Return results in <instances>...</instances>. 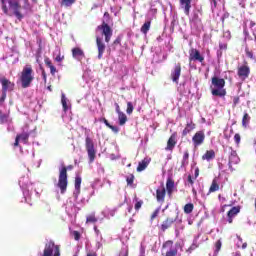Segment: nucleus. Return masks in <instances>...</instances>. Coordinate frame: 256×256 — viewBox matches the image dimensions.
Returning a JSON list of instances; mask_svg holds the SVG:
<instances>
[{"instance_id":"nucleus-58","label":"nucleus","mask_w":256,"mask_h":256,"mask_svg":"<svg viewBox=\"0 0 256 256\" xmlns=\"http://www.w3.org/2000/svg\"><path fill=\"white\" fill-rule=\"evenodd\" d=\"M198 177H199V168H196L194 172V179H197Z\"/></svg>"},{"instance_id":"nucleus-37","label":"nucleus","mask_w":256,"mask_h":256,"mask_svg":"<svg viewBox=\"0 0 256 256\" xmlns=\"http://www.w3.org/2000/svg\"><path fill=\"white\" fill-rule=\"evenodd\" d=\"M194 205L193 203H188L184 206V213H186V215H189L190 213H193V209H194Z\"/></svg>"},{"instance_id":"nucleus-54","label":"nucleus","mask_w":256,"mask_h":256,"mask_svg":"<svg viewBox=\"0 0 256 256\" xmlns=\"http://www.w3.org/2000/svg\"><path fill=\"white\" fill-rule=\"evenodd\" d=\"M139 256H145V246H143V244H141V246H140V255Z\"/></svg>"},{"instance_id":"nucleus-38","label":"nucleus","mask_w":256,"mask_h":256,"mask_svg":"<svg viewBox=\"0 0 256 256\" xmlns=\"http://www.w3.org/2000/svg\"><path fill=\"white\" fill-rule=\"evenodd\" d=\"M197 247H199V244L197 243V238H195L192 245L186 251L187 253L191 254L193 251H195V249H197Z\"/></svg>"},{"instance_id":"nucleus-44","label":"nucleus","mask_w":256,"mask_h":256,"mask_svg":"<svg viewBox=\"0 0 256 256\" xmlns=\"http://www.w3.org/2000/svg\"><path fill=\"white\" fill-rule=\"evenodd\" d=\"M77 0H62L61 5H64V7H71L73 3H75Z\"/></svg>"},{"instance_id":"nucleus-9","label":"nucleus","mask_w":256,"mask_h":256,"mask_svg":"<svg viewBox=\"0 0 256 256\" xmlns=\"http://www.w3.org/2000/svg\"><path fill=\"white\" fill-rule=\"evenodd\" d=\"M97 31H101L102 35L105 37V42L109 43L111 41V37H113V30L107 23L103 22L102 25L97 27Z\"/></svg>"},{"instance_id":"nucleus-33","label":"nucleus","mask_w":256,"mask_h":256,"mask_svg":"<svg viewBox=\"0 0 256 256\" xmlns=\"http://www.w3.org/2000/svg\"><path fill=\"white\" fill-rule=\"evenodd\" d=\"M215 191H219V183L217 182V178L213 179L212 184L209 189L210 193H215Z\"/></svg>"},{"instance_id":"nucleus-29","label":"nucleus","mask_w":256,"mask_h":256,"mask_svg":"<svg viewBox=\"0 0 256 256\" xmlns=\"http://www.w3.org/2000/svg\"><path fill=\"white\" fill-rule=\"evenodd\" d=\"M203 161H213L215 159V151L207 150L205 154L202 156Z\"/></svg>"},{"instance_id":"nucleus-45","label":"nucleus","mask_w":256,"mask_h":256,"mask_svg":"<svg viewBox=\"0 0 256 256\" xmlns=\"http://www.w3.org/2000/svg\"><path fill=\"white\" fill-rule=\"evenodd\" d=\"M133 103H131V102H128L127 103V109H126V113L128 114V115H131V113H133Z\"/></svg>"},{"instance_id":"nucleus-40","label":"nucleus","mask_w":256,"mask_h":256,"mask_svg":"<svg viewBox=\"0 0 256 256\" xmlns=\"http://www.w3.org/2000/svg\"><path fill=\"white\" fill-rule=\"evenodd\" d=\"M45 63L47 67H49L51 75H55V73H57V68L53 66V63H51V60H46Z\"/></svg>"},{"instance_id":"nucleus-18","label":"nucleus","mask_w":256,"mask_h":256,"mask_svg":"<svg viewBox=\"0 0 256 256\" xmlns=\"http://www.w3.org/2000/svg\"><path fill=\"white\" fill-rule=\"evenodd\" d=\"M72 57L76 59V61H83V59H85V52H83L81 48H73Z\"/></svg>"},{"instance_id":"nucleus-56","label":"nucleus","mask_w":256,"mask_h":256,"mask_svg":"<svg viewBox=\"0 0 256 256\" xmlns=\"http://www.w3.org/2000/svg\"><path fill=\"white\" fill-rule=\"evenodd\" d=\"M141 205H143V202H136L135 204L136 211H139V208L141 207Z\"/></svg>"},{"instance_id":"nucleus-63","label":"nucleus","mask_w":256,"mask_h":256,"mask_svg":"<svg viewBox=\"0 0 256 256\" xmlns=\"http://www.w3.org/2000/svg\"><path fill=\"white\" fill-rule=\"evenodd\" d=\"M192 193L194 197H197V190L194 187H192Z\"/></svg>"},{"instance_id":"nucleus-47","label":"nucleus","mask_w":256,"mask_h":256,"mask_svg":"<svg viewBox=\"0 0 256 256\" xmlns=\"http://www.w3.org/2000/svg\"><path fill=\"white\" fill-rule=\"evenodd\" d=\"M72 235H73L75 241H79L81 239V234L77 231H73Z\"/></svg>"},{"instance_id":"nucleus-55","label":"nucleus","mask_w":256,"mask_h":256,"mask_svg":"<svg viewBox=\"0 0 256 256\" xmlns=\"http://www.w3.org/2000/svg\"><path fill=\"white\" fill-rule=\"evenodd\" d=\"M109 129H112L114 133H119V127L110 125Z\"/></svg>"},{"instance_id":"nucleus-3","label":"nucleus","mask_w":256,"mask_h":256,"mask_svg":"<svg viewBox=\"0 0 256 256\" xmlns=\"http://www.w3.org/2000/svg\"><path fill=\"white\" fill-rule=\"evenodd\" d=\"M33 79H35V77L33 76V68L31 67V65L24 66L20 75L21 87L23 89H27L28 87H31V83H33Z\"/></svg>"},{"instance_id":"nucleus-24","label":"nucleus","mask_w":256,"mask_h":256,"mask_svg":"<svg viewBox=\"0 0 256 256\" xmlns=\"http://www.w3.org/2000/svg\"><path fill=\"white\" fill-rule=\"evenodd\" d=\"M80 192H81V176L77 175L75 177V191L73 193V196L75 197V199L79 197Z\"/></svg>"},{"instance_id":"nucleus-16","label":"nucleus","mask_w":256,"mask_h":256,"mask_svg":"<svg viewBox=\"0 0 256 256\" xmlns=\"http://www.w3.org/2000/svg\"><path fill=\"white\" fill-rule=\"evenodd\" d=\"M28 141H29V133L23 132L22 134H19L16 136L14 147H18L19 143H24L25 145L27 144Z\"/></svg>"},{"instance_id":"nucleus-25","label":"nucleus","mask_w":256,"mask_h":256,"mask_svg":"<svg viewBox=\"0 0 256 256\" xmlns=\"http://www.w3.org/2000/svg\"><path fill=\"white\" fill-rule=\"evenodd\" d=\"M180 7L184 9L185 15H189L191 11V0H180Z\"/></svg>"},{"instance_id":"nucleus-51","label":"nucleus","mask_w":256,"mask_h":256,"mask_svg":"<svg viewBox=\"0 0 256 256\" xmlns=\"http://www.w3.org/2000/svg\"><path fill=\"white\" fill-rule=\"evenodd\" d=\"M234 141H235L236 145H239V143H241V135L235 134Z\"/></svg>"},{"instance_id":"nucleus-11","label":"nucleus","mask_w":256,"mask_h":256,"mask_svg":"<svg viewBox=\"0 0 256 256\" xmlns=\"http://www.w3.org/2000/svg\"><path fill=\"white\" fill-rule=\"evenodd\" d=\"M226 151H228L230 153L229 155V169H232L231 165H237L240 161L239 156L237 155V152L235 150H233V148L228 147L226 148Z\"/></svg>"},{"instance_id":"nucleus-31","label":"nucleus","mask_w":256,"mask_h":256,"mask_svg":"<svg viewBox=\"0 0 256 256\" xmlns=\"http://www.w3.org/2000/svg\"><path fill=\"white\" fill-rule=\"evenodd\" d=\"M177 142H175V137L171 136L167 142L166 151H173Z\"/></svg>"},{"instance_id":"nucleus-41","label":"nucleus","mask_w":256,"mask_h":256,"mask_svg":"<svg viewBox=\"0 0 256 256\" xmlns=\"http://www.w3.org/2000/svg\"><path fill=\"white\" fill-rule=\"evenodd\" d=\"M119 256H129V246L124 245L119 253Z\"/></svg>"},{"instance_id":"nucleus-6","label":"nucleus","mask_w":256,"mask_h":256,"mask_svg":"<svg viewBox=\"0 0 256 256\" xmlns=\"http://www.w3.org/2000/svg\"><path fill=\"white\" fill-rule=\"evenodd\" d=\"M85 145L88 154V159L90 163H93V161H95V155H97V150H95V144L93 143V139L87 136L85 139Z\"/></svg>"},{"instance_id":"nucleus-26","label":"nucleus","mask_w":256,"mask_h":256,"mask_svg":"<svg viewBox=\"0 0 256 256\" xmlns=\"http://www.w3.org/2000/svg\"><path fill=\"white\" fill-rule=\"evenodd\" d=\"M190 25L194 29H199V27H201V18H199V15H193V17L190 19Z\"/></svg>"},{"instance_id":"nucleus-35","label":"nucleus","mask_w":256,"mask_h":256,"mask_svg":"<svg viewBox=\"0 0 256 256\" xmlns=\"http://www.w3.org/2000/svg\"><path fill=\"white\" fill-rule=\"evenodd\" d=\"M174 187H175V182H173L172 180H167L166 189H167L169 195H171V193H173Z\"/></svg>"},{"instance_id":"nucleus-10","label":"nucleus","mask_w":256,"mask_h":256,"mask_svg":"<svg viewBox=\"0 0 256 256\" xmlns=\"http://www.w3.org/2000/svg\"><path fill=\"white\" fill-rule=\"evenodd\" d=\"M0 83L2 85V95H7L8 91H13V89H15V83L7 78H0Z\"/></svg>"},{"instance_id":"nucleus-46","label":"nucleus","mask_w":256,"mask_h":256,"mask_svg":"<svg viewBox=\"0 0 256 256\" xmlns=\"http://www.w3.org/2000/svg\"><path fill=\"white\" fill-rule=\"evenodd\" d=\"M221 240H218L215 244V253H218L219 251H221Z\"/></svg>"},{"instance_id":"nucleus-5","label":"nucleus","mask_w":256,"mask_h":256,"mask_svg":"<svg viewBox=\"0 0 256 256\" xmlns=\"http://www.w3.org/2000/svg\"><path fill=\"white\" fill-rule=\"evenodd\" d=\"M38 256H61V250L59 245L50 240L45 244L43 253H39Z\"/></svg>"},{"instance_id":"nucleus-34","label":"nucleus","mask_w":256,"mask_h":256,"mask_svg":"<svg viewBox=\"0 0 256 256\" xmlns=\"http://www.w3.org/2000/svg\"><path fill=\"white\" fill-rule=\"evenodd\" d=\"M119 125H125L127 123V115L123 112H119L118 114Z\"/></svg>"},{"instance_id":"nucleus-60","label":"nucleus","mask_w":256,"mask_h":256,"mask_svg":"<svg viewBox=\"0 0 256 256\" xmlns=\"http://www.w3.org/2000/svg\"><path fill=\"white\" fill-rule=\"evenodd\" d=\"M115 107H116V113H118V115H119V113H121V108L119 107V104H115Z\"/></svg>"},{"instance_id":"nucleus-53","label":"nucleus","mask_w":256,"mask_h":256,"mask_svg":"<svg viewBox=\"0 0 256 256\" xmlns=\"http://www.w3.org/2000/svg\"><path fill=\"white\" fill-rule=\"evenodd\" d=\"M139 256H145V246H143V244H141V246H140V255Z\"/></svg>"},{"instance_id":"nucleus-59","label":"nucleus","mask_w":256,"mask_h":256,"mask_svg":"<svg viewBox=\"0 0 256 256\" xmlns=\"http://www.w3.org/2000/svg\"><path fill=\"white\" fill-rule=\"evenodd\" d=\"M189 159V152H185L183 155V161H187Z\"/></svg>"},{"instance_id":"nucleus-4","label":"nucleus","mask_w":256,"mask_h":256,"mask_svg":"<svg viewBox=\"0 0 256 256\" xmlns=\"http://www.w3.org/2000/svg\"><path fill=\"white\" fill-rule=\"evenodd\" d=\"M67 169L71 171V169H73V166L69 165L68 167L62 166L61 168H59L57 187L60 189L61 193H65V191H67Z\"/></svg>"},{"instance_id":"nucleus-23","label":"nucleus","mask_w":256,"mask_h":256,"mask_svg":"<svg viewBox=\"0 0 256 256\" xmlns=\"http://www.w3.org/2000/svg\"><path fill=\"white\" fill-rule=\"evenodd\" d=\"M61 103H62L63 111L67 113V111L71 109V102L69 101V99H67V96H65V93L61 94Z\"/></svg>"},{"instance_id":"nucleus-17","label":"nucleus","mask_w":256,"mask_h":256,"mask_svg":"<svg viewBox=\"0 0 256 256\" xmlns=\"http://www.w3.org/2000/svg\"><path fill=\"white\" fill-rule=\"evenodd\" d=\"M179 77H181V64H176L174 70L171 73V79L173 83H179Z\"/></svg>"},{"instance_id":"nucleus-19","label":"nucleus","mask_w":256,"mask_h":256,"mask_svg":"<svg viewBox=\"0 0 256 256\" xmlns=\"http://www.w3.org/2000/svg\"><path fill=\"white\" fill-rule=\"evenodd\" d=\"M19 185L23 190V195L25 197V200L27 201V198L29 197V190H27V187H29V183H27V178L25 177L21 178L19 180Z\"/></svg>"},{"instance_id":"nucleus-14","label":"nucleus","mask_w":256,"mask_h":256,"mask_svg":"<svg viewBox=\"0 0 256 256\" xmlns=\"http://www.w3.org/2000/svg\"><path fill=\"white\" fill-rule=\"evenodd\" d=\"M249 73H251V69L247 65H242L238 67V77L241 81H245L247 77H249Z\"/></svg>"},{"instance_id":"nucleus-50","label":"nucleus","mask_w":256,"mask_h":256,"mask_svg":"<svg viewBox=\"0 0 256 256\" xmlns=\"http://www.w3.org/2000/svg\"><path fill=\"white\" fill-rule=\"evenodd\" d=\"M159 211H161V207L157 208V209L153 212V214H152V216H151V221H153V219H155V218L157 217V215H159Z\"/></svg>"},{"instance_id":"nucleus-64","label":"nucleus","mask_w":256,"mask_h":256,"mask_svg":"<svg viewBox=\"0 0 256 256\" xmlns=\"http://www.w3.org/2000/svg\"><path fill=\"white\" fill-rule=\"evenodd\" d=\"M231 256H241V252H234Z\"/></svg>"},{"instance_id":"nucleus-43","label":"nucleus","mask_w":256,"mask_h":256,"mask_svg":"<svg viewBox=\"0 0 256 256\" xmlns=\"http://www.w3.org/2000/svg\"><path fill=\"white\" fill-rule=\"evenodd\" d=\"M246 56L249 57V59H252V61H255V56L253 55V51L249 50V47L245 48Z\"/></svg>"},{"instance_id":"nucleus-28","label":"nucleus","mask_w":256,"mask_h":256,"mask_svg":"<svg viewBox=\"0 0 256 256\" xmlns=\"http://www.w3.org/2000/svg\"><path fill=\"white\" fill-rule=\"evenodd\" d=\"M11 117L8 114H3V111L0 110V125H5V123L7 125H9V123H11Z\"/></svg>"},{"instance_id":"nucleus-49","label":"nucleus","mask_w":256,"mask_h":256,"mask_svg":"<svg viewBox=\"0 0 256 256\" xmlns=\"http://www.w3.org/2000/svg\"><path fill=\"white\" fill-rule=\"evenodd\" d=\"M135 177L133 175H130L126 178L127 184L128 185H133V181H134Z\"/></svg>"},{"instance_id":"nucleus-8","label":"nucleus","mask_w":256,"mask_h":256,"mask_svg":"<svg viewBox=\"0 0 256 256\" xmlns=\"http://www.w3.org/2000/svg\"><path fill=\"white\" fill-rule=\"evenodd\" d=\"M163 256H177V248L173 246V241H167L162 246Z\"/></svg>"},{"instance_id":"nucleus-32","label":"nucleus","mask_w":256,"mask_h":256,"mask_svg":"<svg viewBox=\"0 0 256 256\" xmlns=\"http://www.w3.org/2000/svg\"><path fill=\"white\" fill-rule=\"evenodd\" d=\"M195 129V124L193 122H188L186 127L184 128L182 135H187L188 133H191Z\"/></svg>"},{"instance_id":"nucleus-52","label":"nucleus","mask_w":256,"mask_h":256,"mask_svg":"<svg viewBox=\"0 0 256 256\" xmlns=\"http://www.w3.org/2000/svg\"><path fill=\"white\" fill-rule=\"evenodd\" d=\"M193 177H191V175L188 176L187 179V184L186 185H190V187H193Z\"/></svg>"},{"instance_id":"nucleus-42","label":"nucleus","mask_w":256,"mask_h":256,"mask_svg":"<svg viewBox=\"0 0 256 256\" xmlns=\"http://www.w3.org/2000/svg\"><path fill=\"white\" fill-rule=\"evenodd\" d=\"M87 223H97V217H95V213H92L86 218Z\"/></svg>"},{"instance_id":"nucleus-22","label":"nucleus","mask_w":256,"mask_h":256,"mask_svg":"<svg viewBox=\"0 0 256 256\" xmlns=\"http://www.w3.org/2000/svg\"><path fill=\"white\" fill-rule=\"evenodd\" d=\"M115 213H117V209L116 208L111 209L109 207H105L101 212V214L105 219H111V217H115Z\"/></svg>"},{"instance_id":"nucleus-61","label":"nucleus","mask_w":256,"mask_h":256,"mask_svg":"<svg viewBox=\"0 0 256 256\" xmlns=\"http://www.w3.org/2000/svg\"><path fill=\"white\" fill-rule=\"evenodd\" d=\"M42 77H43L44 83H47V74H45V71L42 72Z\"/></svg>"},{"instance_id":"nucleus-13","label":"nucleus","mask_w":256,"mask_h":256,"mask_svg":"<svg viewBox=\"0 0 256 256\" xmlns=\"http://www.w3.org/2000/svg\"><path fill=\"white\" fill-rule=\"evenodd\" d=\"M96 46L98 50V59H103V54L105 53V42H103V38L101 36H96Z\"/></svg>"},{"instance_id":"nucleus-48","label":"nucleus","mask_w":256,"mask_h":256,"mask_svg":"<svg viewBox=\"0 0 256 256\" xmlns=\"http://www.w3.org/2000/svg\"><path fill=\"white\" fill-rule=\"evenodd\" d=\"M5 99H7V94H2L0 97V107H3L5 105Z\"/></svg>"},{"instance_id":"nucleus-21","label":"nucleus","mask_w":256,"mask_h":256,"mask_svg":"<svg viewBox=\"0 0 256 256\" xmlns=\"http://www.w3.org/2000/svg\"><path fill=\"white\" fill-rule=\"evenodd\" d=\"M241 208L239 206H235L233 207L228 213H227V217H228V223H233V219H235V217H237V214L240 213Z\"/></svg>"},{"instance_id":"nucleus-39","label":"nucleus","mask_w":256,"mask_h":256,"mask_svg":"<svg viewBox=\"0 0 256 256\" xmlns=\"http://www.w3.org/2000/svg\"><path fill=\"white\" fill-rule=\"evenodd\" d=\"M251 121V117L247 112L244 113L243 119H242V125L243 127H247L249 125V122Z\"/></svg>"},{"instance_id":"nucleus-12","label":"nucleus","mask_w":256,"mask_h":256,"mask_svg":"<svg viewBox=\"0 0 256 256\" xmlns=\"http://www.w3.org/2000/svg\"><path fill=\"white\" fill-rule=\"evenodd\" d=\"M205 141V133L203 131H198L195 133V135L192 137V142L194 147H199L200 145H203Z\"/></svg>"},{"instance_id":"nucleus-62","label":"nucleus","mask_w":256,"mask_h":256,"mask_svg":"<svg viewBox=\"0 0 256 256\" xmlns=\"http://www.w3.org/2000/svg\"><path fill=\"white\" fill-rule=\"evenodd\" d=\"M219 47H220V49H227V44H225V43H220V44H219Z\"/></svg>"},{"instance_id":"nucleus-30","label":"nucleus","mask_w":256,"mask_h":256,"mask_svg":"<svg viewBox=\"0 0 256 256\" xmlns=\"http://www.w3.org/2000/svg\"><path fill=\"white\" fill-rule=\"evenodd\" d=\"M173 223H175V219L173 218H167L161 225V229L162 231H167V229H169V227H171V225H173Z\"/></svg>"},{"instance_id":"nucleus-27","label":"nucleus","mask_w":256,"mask_h":256,"mask_svg":"<svg viewBox=\"0 0 256 256\" xmlns=\"http://www.w3.org/2000/svg\"><path fill=\"white\" fill-rule=\"evenodd\" d=\"M149 163H151V159L144 158L141 162H139L137 171L138 172L145 171V169H147V166L149 165Z\"/></svg>"},{"instance_id":"nucleus-20","label":"nucleus","mask_w":256,"mask_h":256,"mask_svg":"<svg viewBox=\"0 0 256 256\" xmlns=\"http://www.w3.org/2000/svg\"><path fill=\"white\" fill-rule=\"evenodd\" d=\"M165 195H166L165 187L164 186H160L156 190V199H157L158 203H164Z\"/></svg>"},{"instance_id":"nucleus-2","label":"nucleus","mask_w":256,"mask_h":256,"mask_svg":"<svg viewBox=\"0 0 256 256\" xmlns=\"http://www.w3.org/2000/svg\"><path fill=\"white\" fill-rule=\"evenodd\" d=\"M213 97H225L227 90H225V79L214 76L210 85Z\"/></svg>"},{"instance_id":"nucleus-36","label":"nucleus","mask_w":256,"mask_h":256,"mask_svg":"<svg viewBox=\"0 0 256 256\" xmlns=\"http://www.w3.org/2000/svg\"><path fill=\"white\" fill-rule=\"evenodd\" d=\"M149 29H151V22H145L141 27V32L144 33V35H147L149 32Z\"/></svg>"},{"instance_id":"nucleus-7","label":"nucleus","mask_w":256,"mask_h":256,"mask_svg":"<svg viewBox=\"0 0 256 256\" xmlns=\"http://www.w3.org/2000/svg\"><path fill=\"white\" fill-rule=\"evenodd\" d=\"M76 201H77V198H75L74 196L73 198H69L65 203L66 213L67 215H69V217H73L74 215H77V212L79 211L77 206H75Z\"/></svg>"},{"instance_id":"nucleus-15","label":"nucleus","mask_w":256,"mask_h":256,"mask_svg":"<svg viewBox=\"0 0 256 256\" xmlns=\"http://www.w3.org/2000/svg\"><path fill=\"white\" fill-rule=\"evenodd\" d=\"M189 60L199 61L200 63H203V61H205V58L201 56V53L199 52V50L192 48L189 52Z\"/></svg>"},{"instance_id":"nucleus-1","label":"nucleus","mask_w":256,"mask_h":256,"mask_svg":"<svg viewBox=\"0 0 256 256\" xmlns=\"http://www.w3.org/2000/svg\"><path fill=\"white\" fill-rule=\"evenodd\" d=\"M0 3L4 15L14 16L18 21H21L33 9L29 0H0Z\"/></svg>"},{"instance_id":"nucleus-57","label":"nucleus","mask_w":256,"mask_h":256,"mask_svg":"<svg viewBox=\"0 0 256 256\" xmlns=\"http://www.w3.org/2000/svg\"><path fill=\"white\" fill-rule=\"evenodd\" d=\"M55 61H57L58 63H61V61H63V56L58 55V56L55 58Z\"/></svg>"}]
</instances>
